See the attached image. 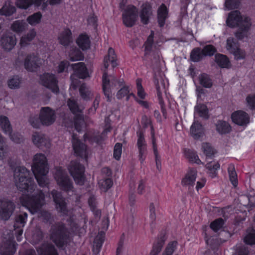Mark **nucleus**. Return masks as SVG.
<instances>
[{"instance_id": "f257e3e1", "label": "nucleus", "mask_w": 255, "mask_h": 255, "mask_svg": "<svg viewBox=\"0 0 255 255\" xmlns=\"http://www.w3.org/2000/svg\"><path fill=\"white\" fill-rule=\"evenodd\" d=\"M29 172L25 167H19L15 169L14 178L16 186L23 192L21 203L34 214L44 203V195L35 190L33 183L27 178Z\"/></svg>"}, {"instance_id": "f03ea898", "label": "nucleus", "mask_w": 255, "mask_h": 255, "mask_svg": "<svg viewBox=\"0 0 255 255\" xmlns=\"http://www.w3.org/2000/svg\"><path fill=\"white\" fill-rule=\"evenodd\" d=\"M227 25L232 27L238 26L239 31L236 33V37L239 39H242L248 35V30L251 25L250 19L246 16L241 15L238 11L231 12L227 19Z\"/></svg>"}, {"instance_id": "7ed1b4c3", "label": "nucleus", "mask_w": 255, "mask_h": 255, "mask_svg": "<svg viewBox=\"0 0 255 255\" xmlns=\"http://www.w3.org/2000/svg\"><path fill=\"white\" fill-rule=\"evenodd\" d=\"M31 169L39 186L43 187L48 183L46 175L49 168L44 154L39 153L34 156Z\"/></svg>"}, {"instance_id": "20e7f679", "label": "nucleus", "mask_w": 255, "mask_h": 255, "mask_svg": "<svg viewBox=\"0 0 255 255\" xmlns=\"http://www.w3.org/2000/svg\"><path fill=\"white\" fill-rule=\"evenodd\" d=\"M109 63H111L113 68L116 67L118 65L117 62V57L113 49L110 48L108 50V55L104 59V71H105L109 66ZM115 78L113 77H110V78L107 76V73L104 71L103 76V89L105 95L107 96L109 99L110 97V89L115 85Z\"/></svg>"}, {"instance_id": "39448f33", "label": "nucleus", "mask_w": 255, "mask_h": 255, "mask_svg": "<svg viewBox=\"0 0 255 255\" xmlns=\"http://www.w3.org/2000/svg\"><path fill=\"white\" fill-rule=\"evenodd\" d=\"M71 67L74 70V73L71 76L70 89H75L79 85V81L77 78H85L89 76V72L84 64L81 62L72 65Z\"/></svg>"}, {"instance_id": "423d86ee", "label": "nucleus", "mask_w": 255, "mask_h": 255, "mask_svg": "<svg viewBox=\"0 0 255 255\" xmlns=\"http://www.w3.org/2000/svg\"><path fill=\"white\" fill-rule=\"evenodd\" d=\"M54 178L57 184L63 190L69 191L72 188V183L65 170L61 167L55 168Z\"/></svg>"}, {"instance_id": "0eeeda50", "label": "nucleus", "mask_w": 255, "mask_h": 255, "mask_svg": "<svg viewBox=\"0 0 255 255\" xmlns=\"http://www.w3.org/2000/svg\"><path fill=\"white\" fill-rule=\"evenodd\" d=\"M137 17V8L133 5H128L123 11V22L126 26L131 27L135 24Z\"/></svg>"}, {"instance_id": "6e6552de", "label": "nucleus", "mask_w": 255, "mask_h": 255, "mask_svg": "<svg viewBox=\"0 0 255 255\" xmlns=\"http://www.w3.org/2000/svg\"><path fill=\"white\" fill-rule=\"evenodd\" d=\"M68 170L75 182L82 184L84 181V168L77 161H72L68 166Z\"/></svg>"}, {"instance_id": "1a4fd4ad", "label": "nucleus", "mask_w": 255, "mask_h": 255, "mask_svg": "<svg viewBox=\"0 0 255 255\" xmlns=\"http://www.w3.org/2000/svg\"><path fill=\"white\" fill-rule=\"evenodd\" d=\"M40 82L44 87L49 89L52 92L57 93L59 91L58 80L54 75L47 73L40 76Z\"/></svg>"}, {"instance_id": "9d476101", "label": "nucleus", "mask_w": 255, "mask_h": 255, "mask_svg": "<svg viewBox=\"0 0 255 255\" xmlns=\"http://www.w3.org/2000/svg\"><path fill=\"white\" fill-rule=\"evenodd\" d=\"M231 118L234 124L240 127H246L250 122L249 114L242 110L234 112L231 115Z\"/></svg>"}, {"instance_id": "9b49d317", "label": "nucleus", "mask_w": 255, "mask_h": 255, "mask_svg": "<svg viewBox=\"0 0 255 255\" xmlns=\"http://www.w3.org/2000/svg\"><path fill=\"white\" fill-rule=\"evenodd\" d=\"M0 126L3 132L7 134L15 142H19L21 139V135L17 133L11 134V127L8 118L5 116L0 117Z\"/></svg>"}, {"instance_id": "f8f14e48", "label": "nucleus", "mask_w": 255, "mask_h": 255, "mask_svg": "<svg viewBox=\"0 0 255 255\" xmlns=\"http://www.w3.org/2000/svg\"><path fill=\"white\" fill-rule=\"evenodd\" d=\"M197 175V171L196 169H188L181 179L182 186L189 189L192 188L195 185Z\"/></svg>"}, {"instance_id": "ddd939ff", "label": "nucleus", "mask_w": 255, "mask_h": 255, "mask_svg": "<svg viewBox=\"0 0 255 255\" xmlns=\"http://www.w3.org/2000/svg\"><path fill=\"white\" fill-rule=\"evenodd\" d=\"M226 48L230 52L234 55L235 58L237 60L244 59L246 57L245 52L238 48L233 38H229L227 39Z\"/></svg>"}, {"instance_id": "4468645a", "label": "nucleus", "mask_w": 255, "mask_h": 255, "mask_svg": "<svg viewBox=\"0 0 255 255\" xmlns=\"http://www.w3.org/2000/svg\"><path fill=\"white\" fill-rule=\"evenodd\" d=\"M204 95L203 89H197V95L198 97V104L195 107V116H198L203 118H207L208 117V110L207 107L203 104H200V99L202 100V95Z\"/></svg>"}, {"instance_id": "2eb2a0df", "label": "nucleus", "mask_w": 255, "mask_h": 255, "mask_svg": "<svg viewBox=\"0 0 255 255\" xmlns=\"http://www.w3.org/2000/svg\"><path fill=\"white\" fill-rule=\"evenodd\" d=\"M39 119L43 125H51L55 120L54 112L48 107L43 108L40 111Z\"/></svg>"}, {"instance_id": "dca6fc26", "label": "nucleus", "mask_w": 255, "mask_h": 255, "mask_svg": "<svg viewBox=\"0 0 255 255\" xmlns=\"http://www.w3.org/2000/svg\"><path fill=\"white\" fill-rule=\"evenodd\" d=\"M16 43V37L14 35L12 34H6L1 39V45L6 51H10L13 49Z\"/></svg>"}, {"instance_id": "f3484780", "label": "nucleus", "mask_w": 255, "mask_h": 255, "mask_svg": "<svg viewBox=\"0 0 255 255\" xmlns=\"http://www.w3.org/2000/svg\"><path fill=\"white\" fill-rule=\"evenodd\" d=\"M137 146L138 150L139 159L142 163L145 159L146 152V143L143 134L141 132L137 133Z\"/></svg>"}, {"instance_id": "a211bd4d", "label": "nucleus", "mask_w": 255, "mask_h": 255, "mask_svg": "<svg viewBox=\"0 0 255 255\" xmlns=\"http://www.w3.org/2000/svg\"><path fill=\"white\" fill-rule=\"evenodd\" d=\"M136 85L137 96L139 98H140L141 99V100H137V101L141 106H142L145 108H147L148 107L147 102L145 101L142 100L145 98V97L146 96V93L144 91V90L142 86L141 80L140 79H138L136 80Z\"/></svg>"}, {"instance_id": "6ab92c4d", "label": "nucleus", "mask_w": 255, "mask_h": 255, "mask_svg": "<svg viewBox=\"0 0 255 255\" xmlns=\"http://www.w3.org/2000/svg\"><path fill=\"white\" fill-rule=\"evenodd\" d=\"M38 58L34 55H28L25 59L24 67L28 71H34L38 66Z\"/></svg>"}, {"instance_id": "aec40b11", "label": "nucleus", "mask_w": 255, "mask_h": 255, "mask_svg": "<svg viewBox=\"0 0 255 255\" xmlns=\"http://www.w3.org/2000/svg\"><path fill=\"white\" fill-rule=\"evenodd\" d=\"M152 14L151 6L149 3H145L142 5L140 13L141 21L144 23H147L149 18Z\"/></svg>"}, {"instance_id": "412c9836", "label": "nucleus", "mask_w": 255, "mask_h": 255, "mask_svg": "<svg viewBox=\"0 0 255 255\" xmlns=\"http://www.w3.org/2000/svg\"><path fill=\"white\" fill-rule=\"evenodd\" d=\"M14 209L13 204L11 202L4 203L0 213V217L3 220L8 219Z\"/></svg>"}, {"instance_id": "4be33fe9", "label": "nucleus", "mask_w": 255, "mask_h": 255, "mask_svg": "<svg viewBox=\"0 0 255 255\" xmlns=\"http://www.w3.org/2000/svg\"><path fill=\"white\" fill-rule=\"evenodd\" d=\"M1 255H13L16 251L15 244L12 241H8L0 249Z\"/></svg>"}, {"instance_id": "5701e85b", "label": "nucleus", "mask_w": 255, "mask_h": 255, "mask_svg": "<svg viewBox=\"0 0 255 255\" xmlns=\"http://www.w3.org/2000/svg\"><path fill=\"white\" fill-rule=\"evenodd\" d=\"M36 36V32L34 28L30 29L28 32L23 35L20 38V44L25 46L30 44Z\"/></svg>"}, {"instance_id": "b1692460", "label": "nucleus", "mask_w": 255, "mask_h": 255, "mask_svg": "<svg viewBox=\"0 0 255 255\" xmlns=\"http://www.w3.org/2000/svg\"><path fill=\"white\" fill-rule=\"evenodd\" d=\"M59 42L64 46L68 45L72 41L71 30L65 29L61 32L58 36Z\"/></svg>"}, {"instance_id": "393cba45", "label": "nucleus", "mask_w": 255, "mask_h": 255, "mask_svg": "<svg viewBox=\"0 0 255 255\" xmlns=\"http://www.w3.org/2000/svg\"><path fill=\"white\" fill-rule=\"evenodd\" d=\"M52 241L59 247H63L65 242H67V237L63 235L61 232L57 231L53 233L51 237Z\"/></svg>"}, {"instance_id": "a878e982", "label": "nucleus", "mask_w": 255, "mask_h": 255, "mask_svg": "<svg viewBox=\"0 0 255 255\" xmlns=\"http://www.w3.org/2000/svg\"><path fill=\"white\" fill-rule=\"evenodd\" d=\"M190 131L193 137L196 139L199 138L203 135V127L198 121H194L191 127Z\"/></svg>"}, {"instance_id": "bb28decb", "label": "nucleus", "mask_w": 255, "mask_h": 255, "mask_svg": "<svg viewBox=\"0 0 255 255\" xmlns=\"http://www.w3.org/2000/svg\"><path fill=\"white\" fill-rule=\"evenodd\" d=\"M216 129L220 134H226L231 130L230 125L224 121H219L216 124Z\"/></svg>"}, {"instance_id": "cd10ccee", "label": "nucleus", "mask_w": 255, "mask_h": 255, "mask_svg": "<svg viewBox=\"0 0 255 255\" xmlns=\"http://www.w3.org/2000/svg\"><path fill=\"white\" fill-rule=\"evenodd\" d=\"M157 17L159 24L160 26H162L165 23V20L168 17V11L167 7L162 4L158 9Z\"/></svg>"}, {"instance_id": "c85d7f7f", "label": "nucleus", "mask_w": 255, "mask_h": 255, "mask_svg": "<svg viewBox=\"0 0 255 255\" xmlns=\"http://www.w3.org/2000/svg\"><path fill=\"white\" fill-rule=\"evenodd\" d=\"M73 146L75 152L80 156H83L86 153V147L79 139H73Z\"/></svg>"}, {"instance_id": "c756f323", "label": "nucleus", "mask_w": 255, "mask_h": 255, "mask_svg": "<svg viewBox=\"0 0 255 255\" xmlns=\"http://www.w3.org/2000/svg\"><path fill=\"white\" fill-rule=\"evenodd\" d=\"M77 45L82 50L87 49L90 47V41L88 35L81 34L79 35L76 41Z\"/></svg>"}, {"instance_id": "7c9ffc66", "label": "nucleus", "mask_w": 255, "mask_h": 255, "mask_svg": "<svg viewBox=\"0 0 255 255\" xmlns=\"http://www.w3.org/2000/svg\"><path fill=\"white\" fill-rule=\"evenodd\" d=\"M215 61L220 67L222 68H229L231 66V64L228 58L222 54L216 55Z\"/></svg>"}, {"instance_id": "2f4dec72", "label": "nucleus", "mask_w": 255, "mask_h": 255, "mask_svg": "<svg viewBox=\"0 0 255 255\" xmlns=\"http://www.w3.org/2000/svg\"><path fill=\"white\" fill-rule=\"evenodd\" d=\"M42 17L41 13L37 12L29 15L26 18V21L30 25L35 26L40 23Z\"/></svg>"}, {"instance_id": "473e14b6", "label": "nucleus", "mask_w": 255, "mask_h": 255, "mask_svg": "<svg viewBox=\"0 0 255 255\" xmlns=\"http://www.w3.org/2000/svg\"><path fill=\"white\" fill-rule=\"evenodd\" d=\"M15 11V6L12 5L10 2H6L0 9V14L5 16H9Z\"/></svg>"}, {"instance_id": "72a5a7b5", "label": "nucleus", "mask_w": 255, "mask_h": 255, "mask_svg": "<svg viewBox=\"0 0 255 255\" xmlns=\"http://www.w3.org/2000/svg\"><path fill=\"white\" fill-rule=\"evenodd\" d=\"M27 25L23 20H16L11 25V29L16 33H20L27 28Z\"/></svg>"}, {"instance_id": "f704fd0d", "label": "nucleus", "mask_w": 255, "mask_h": 255, "mask_svg": "<svg viewBox=\"0 0 255 255\" xmlns=\"http://www.w3.org/2000/svg\"><path fill=\"white\" fill-rule=\"evenodd\" d=\"M53 200L56 204V208L61 212H64L65 209V204L64 200L61 198V195L59 193H56L55 192L52 193Z\"/></svg>"}, {"instance_id": "c9c22d12", "label": "nucleus", "mask_w": 255, "mask_h": 255, "mask_svg": "<svg viewBox=\"0 0 255 255\" xmlns=\"http://www.w3.org/2000/svg\"><path fill=\"white\" fill-rule=\"evenodd\" d=\"M98 185L102 190L106 191L112 187L113 182L109 177H102L99 180Z\"/></svg>"}, {"instance_id": "e433bc0d", "label": "nucleus", "mask_w": 255, "mask_h": 255, "mask_svg": "<svg viewBox=\"0 0 255 255\" xmlns=\"http://www.w3.org/2000/svg\"><path fill=\"white\" fill-rule=\"evenodd\" d=\"M15 5L21 9H27L31 5L35 6V0H16Z\"/></svg>"}, {"instance_id": "4c0bfd02", "label": "nucleus", "mask_w": 255, "mask_h": 255, "mask_svg": "<svg viewBox=\"0 0 255 255\" xmlns=\"http://www.w3.org/2000/svg\"><path fill=\"white\" fill-rule=\"evenodd\" d=\"M244 241L249 245L255 244V230L253 229L248 230L244 238Z\"/></svg>"}, {"instance_id": "58836bf2", "label": "nucleus", "mask_w": 255, "mask_h": 255, "mask_svg": "<svg viewBox=\"0 0 255 255\" xmlns=\"http://www.w3.org/2000/svg\"><path fill=\"white\" fill-rule=\"evenodd\" d=\"M32 140L33 143L37 146L45 145L46 139L42 134L34 133L32 135Z\"/></svg>"}, {"instance_id": "ea45409f", "label": "nucleus", "mask_w": 255, "mask_h": 255, "mask_svg": "<svg viewBox=\"0 0 255 255\" xmlns=\"http://www.w3.org/2000/svg\"><path fill=\"white\" fill-rule=\"evenodd\" d=\"M39 255H57L54 248L50 246H44L37 251Z\"/></svg>"}, {"instance_id": "a19ab883", "label": "nucleus", "mask_w": 255, "mask_h": 255, "mask_svg": "<svg viewBox=\"0 0 255 255\" xmlns=\"http://www.w3.org/2000/svg\"><path fill=\"white\" fill-rule=\"evenodd\" d=\"M228 172L231 182L235 187L237 186L238 184L237 175L233 165H230L229 166Z\"/></svg>"}, {"instance_id": "79ce46f5", "label": "nucleus", "mask_w": 255, "mask_h": 255, "mask_svg": "<svg viewBox=\"0 0 255 255\" xmlns=\"http://www.w3.org/2000/svg\"><path fill=\"white\" fill-rule=\"evenodd\" d=\"M185 155L191 162L196 163L197 164L202 163V162L199 158V157L197 154L192 151H187L185 153Z\"/></svg>"}, {"instance_id": "37998d69", "label": "nucleus", "mask_w": 255, "mask_h": 255, "mask_svg": "<svg viewBox=\"0 0 255 255\" xmlns=\"http://www.w3.org/2000/svg\"><path fill=\"white\" fill-rule=\"evenodd\" d=\"M177 246V242L176 241H172L170 242L166 248V249L162 255H172L175 251Z\"/></svg>"}, {"instance_id": "c03bdc74", "label": "nucleus", "mask_w": 255, "mask_h": 255, "mask_svg": "<svg viewBox=\"0 0 255 255\" xmlns=\"http://www.w3.org/2000/svg\"><path fill=\"white\" fill-rule=\"evenodd\" d=\"M202 149L207 156H211L215 153L214 148L208 143H203L202 144Z\"/></svg>"}, {"instance_id": "a18cd8bd", "label": "nucleus", "mask_w": 255, "mask_h": 255, "mask_svg": "<svg viewBox=\"0 0 255 255\" xmlns=\"http://www.w3.org/2000/svg\"><path fill=\"white\" fill-rule=\"evenodd\" d=\"M224 225V221L222 219H218L210 224L211 228L214 231H217L221 229Z\"/></svg>"}, {"instance_id": "49530a36", "label": "nucleus", "mask_w": 255, "mask_h": 255, "mask_svg": "<svg viewBox=\"0 0 255 255\" xmlns=\"http://www.w3.org/2000/svg\"><path fill=\"white\" fill-rule=\"evenodd\" d=\"M203 56L204 55L203 51H201L199 48L194 49L191 53V58L194 62L199 61Z\"/></svg>"}, {"instance_id": "de8ad7c7", "label": "nucleus", "mask_w": 255, "mask_h": 255, "mask_svg": "<svg viewBox=\"0 0 255 255\" xmlns=\"http://www.w3.org/2000/svg\"><path fill=\"white\" fill-rule=\"evenodd\" d=\"M79 91L82 97L85 100H88L92 96L91 91L85 85H82L80 86Z\"/></svg>"}, {"instance_id": "09e8293b", "label": "nucleus", "mask_w": 255, "mask_h": 255, "mask_svg": "<svg viewBox=\"0 0 255 255\" xmlns=\"http://www.w3.org/2000/svg\"><path fill=\"white\" fill-rule=\"evenodd\" d=\"M200 84L206 88H210L212 83L208 75L206 74L201 75L200 77Z\"/></svg>"}, {"instance_id": "8fccbe9b", "label": "nucleus", "mask_w": 255, "mask_h": 255, "mask_svg": "<svg viewBox=\"0 0 255 255\" xmlns=\"http://www.w3.org/2000/svg\"><path fill=\"white\" fill-rule=\"evenodd\" d=\"M21 81L17 76L10 79L8 81V86L10 89H15L19 87Z\"/></svg>"}, {"instance_id": "3c124183", "label": "nucleus", "mask_w": 255, "mask_h": 255, "mask_svg": "<svg viewBox=\"0 0 255 255\" xmlns=\"http://www.w3.org/2000/svg\"><path fill=\"white\" fill-rule=\"evenodd\" d=\"M129 95H132L133 97L135 96L130 91L128 87H124L120 91H118L117 96L118 99H121L124 96H128L127 99L129 98Z\"/></svg>"}, {"instance_id": "603ef678", "label": "nucleus", "mask_w": 255, "mask_h": 255, "mask_svg": "<svg viewBox=\"0 0 255 255\" xmlns=\"http://www.w3.org/2000/svg\"><path fill=\"white\" fill-rule=\"evenodd\" d=\"M67 105H68V106L69 108L70 111L73 114H76L77 113H78L81 111V109L77 106V105L76 103V102H75V101H74L73 100H69L68 101Z\"/></svg>"}, {"instance_id": "864d4df0", "label": "nucleus", "mask_w": 255, "mask_h": 255, "mask_svg": "<svg viewBox=\"0 0 255 255\" xmlns=\"http://www.w3.org/2000/svg\"><path fill=\"white\" fill-rule=\"evenodd\" d=\"M247 106L250 109L255 110V95H249L246 98Z\"/></svg>"}, {"instance_id": "5fc2aeb1", "label": "nucleus", "mask_w": 255, "mask_h": 255, "mask_svg": "<svg viewBox=\"0 0 255 255\" xmlns=\"http://www.w3.org/2000/svg\"><path fill=\"white\" fill-rule=\"evenodd\" d=\"M122 151V145L121 143H117L114 148V157L117 160L120 159Z\"/></svg>"}, {"instance_id": "6e6d98bb", "label": "nucleus", "mask_w": 255, "mask_h": 255, "mask_svg": "<svg viewBox=\"0 0 255 255\" xmlns=\"http://www.w3.org/2000/svg\"><path fill=\"white\" fill-rule=\"evenodd\" d=\"M153 40V36L151 33L148 37L145 43V54L147 55L150 51L151 48V45Z\"/></svg>"}, {"instance_id": "4d7b16f0", "label": "nucleus", "mask_w": 255, "mask_h": 255, "mask_svg": "<svg viewBox=\"0 0 255 255\" xmlns=\"http://www.w3.org/2000/svg\"><path fill=\"white\" fill-rule=\"evenodd\" d=\"M202 51L204 55L211 56L215 53L216 51V49L213 46L208 45L205 46L204 48L202 50Z\"/></svg>"}, {"instance_id": "13d9d810", "label": "nucleus", "mask_w": 255, "mask_h": 255, "mask_svg": "<svg viewBox=\"0 0 255 255\" xmlns=\"http://www.w3.org/2000/svg\"><path fill=\"white\" fill-rule=\"evenodd\" d=\"M152 144H153V151H154V155H155V160H156V166H157V168L158 169H159L160 166V162L159 157H158V154H157V147L155 146V139H154L153 134H152Z\"/></svg>"}, {"instance_id": "bf43d9fd", "label": "nucleus", "mask_w": 255, "mask_h": 255, "mask_svg": "<svg viewBox=\"0 0 255 255\" xmlns=\"http://www.w3.org/2000/svg\"><path fill=\"white\" fill-rule=\"evenodd\" d=\"M149 218L151 222H153L156 219L155 206L153 203H150L149 207Z\"/></svg>"}, {"instance_id": "052dcab7", "label": "nucleus", "mask_w": 255, "mask_h": 255, "mask_svg": "<svg viewBox=\"0 0 255 255\" xmlns=\"http://www.w3.org/2000/svg\"><path fill=\"white\" fill-rule=\"evenodd\" d=\"M162 246V242H160L157 244H154L153 247V249L150 253V255H157L160 252Z\"/></svg>"}, {"instance_id": "680f3d73", "label": "nucleus", "mask_w": 255, "mask_h": 255, "mask_svg": "<svg viewBox=\"0 0 255 255\" xmlns=\"http://www.w3.org/2000/svg\"><path fill=\"white\" fill-rule=\"evenodd\" d=\"M68 63L66 61H63L60 62L57 67V71L58 73H61L63 72L65 68L68 69Z\"/></svg>"}, {"instance_id": "e2e57ef3", "label": "nucleus", "mask_w": 255, "mask_h": 255, "mask_svg": "<svg viewBox=\"0 0 255 255\" xmlns=\"http://www.w3.org/2000/svg\"><path fill=\"white\" fill-rule=\"evenodd\" d=\"M206 167L210 171H215L219 169L220 164L218 162H210L207 164Z\"/></svg>"}, {"instance_id": "0e129e2a", "label": "nucleus", "mask_w": 255, "mask_h": 255, "mask_svg": "<svg viewBox=\"0 0 255 255\" xmlns=\"http://www.w3.org/2000/svg\"><path fill=\"white\" fill-rule=\"evenodd\" d=\"M156 89L159 96L162 92L165 91L166 86L163 80H160L158 82L156 85Z\"/></svg>"}, {"instance_id": "69168bd1", "label": "nucleus", "mask_w": 255, "mask_h": 255, "mask_svg": "<svg viewBox=\"0 0 255 255\" xmlns=\"http://www.w3.org/2000/svg\"><path fill=\"white\" fill-rule=\"evenodd\" d=\"M5 147L4 146L3 140L0 135V160L3 159L5 153Z\"/></svg>"}, {"instance_id": "338daca9", "label": "nucleus", "mask_w": 255, "mask_h": 255, "mask_svg": "<svg viewBox=\"0 0 255 255\" xmlns=\"http://www.w3.org/2000/svg\"><path fill=\"white\" fill-rule=\"evenodd\" d=\"M206 182V180L205 178H201L197 182L196 185V189L198 191L200 189L204 187Z\"/></svg>"}, {"instance_id": "774afa93", "label": "nucleus", "mask_w": 255, "mask_h": 255, "mask_svg": "<svg viewBox=\"0 0 255 255\" xmlns=\"http://www.w3.org/2000/svg\"><path fill=\"white\" fill-rule=\"evenodd\" d=\"M26 218L27 215L26 214H24V216H19L16 219V222L17 223H19L21 227H23L24 226V223L26 222Z\"/></svg>"}]
</instances>
